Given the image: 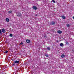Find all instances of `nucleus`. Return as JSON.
<instances>
[{
  "instance_id": "obj_1",
  "label": "nucleus",
  "mask_w": 74,
  "mask_h": 74,
  "mask_svg": "<svg viewBox=\"0 0 74 74\" xmlns=\"http://www.w3.org/2000/svg\"><path fill=\"white\" fill-rule=\"evenodd\" d=\"M50 25H55V22L53 21H52L50 23Z\"/></svg>"
},
{
  "instance_id": "obj_10",
  "label": "nucleus",
  "mask_w": 74,
  "mask_h": 74,
  "mask_svg": "<svg viewBox=\"0 0 74 74\" xmlns=\"http://www.w3.org/2000/svg\"><path fill=\"white\" fill-rule=\"evenodd\" d=\"M60 47H63V46H64V45H63V43H61L60 44Z\"/></svg>"
},
{
  "instance_id": "obj_18",
  "label": "nucleus",
  "mask_w": 74,
  "mask_h": 74,
  "mask_svg": "<svg viewBox=\"0 0 74 74\" xmlns=\"http://www.w3.org/2000/svg\"><path fill=\"white\" fill-rule=\"evenodd\" d=\"M8 52V51H5L4 53H7Z\"/></svg>"
},
{
  "instance_id": "obj_13",
  "label": "nucleus",
  "mask_w": 74,
  "mask_h": 74,
  "mask_svg": "<svg viewBox=\"0 0 74 74\" xmlns=\"http://www.w3.org/2000/svg\"><path fill=\"white\" fill-rule=\"evenodd\" d=\"M45 56H46V57L47 58V57H48V54H45Z\"/></svg>"
},
{
  "instance_id": "obj_14",
  "label": "nucleus",
  "mask_w": 74,
  "mask_h": 74,
  "mask_svg": "<svg viewBox=\"0 0 74 74\" xmlns=\"http://www.w3.org/2000/svg\"><path fill=\"white\" fill-rule=\"evenodd\" d=\"M11 12H12V10L9 11L8 12V13L9 14H11Z\"/></svg>"
},
{
  "instance_id": "obj_22",
  "label": "nucleus",
  "mask_w": 74,
  "mask_h": 74,
  "mask_svg": "<svg viewBox=\"0 0 74 74\" xmlns=\"http://www.w3.org/2000/svg\"><path fill=\"white\" fill-rule=\"evenodd\" d=\"M12 65H13V66H15V64H13Z\"/></svg>"
},
{
  "instance_id": "obj_6",
  "label": "nucleus",
  "mask_w": 74,
  "mask_h": 74,
  "mask_svg": "<svg viewBox=\"0 0 74 74\" xmlns=\"http://www.w3.org/2000/svg\"><path fill=\"white\" fill-rule=\"evenodd\" d=\"M17 15L19 17V16H22V14H21V13H19Z\"/></svg>"
},
{
  "instance_id": "obj_23",
  "label": "nucleus",
  "mask_w": 74,
  "mask_h": 74,
  "mask_svg": "<svg viewBox=\"0 0 74 74\" xmlns=\"http://www.w3.org/2000/svg\"><path fill=\"white\" fill-rule=\"evenodd\" d=\"M59 42V41L58 40H56V42Z\"/></svg>"
},
{
  "instance_id": "obj_2",
  "label": "nucleus",
  "mask_w": 74,
  "mask_h": 74,
  "mask_svg": "<svg viewBox=\"0 0 74 74\" xmlns=\"http://www.w3.org/2000/svg\"><path fill=\"white\" fill-rule=\"evenodd\" d=\"M2 31L3 33H5V30L4 28H3L2 29Z\"/></svg>"
},
{
  "instance_id": "obj_5",
  "label": "nucleus",
  "mask_w": 74,
  "mask_h": 74,
  "mask_svg": "<svg viewBox=\"0 0 74 74\" xmlns=\"http://www.w3.org/2000/svg\"><path fill=\"white\" fill-rule=\"evenodd\" d=\"M57 33H59V34H61V33H62V32L60 30H58V31Z\"/></svg>"
},
{
  "instance_id": "obj_4",
  "label": "nucleus",
  "mask_w": 74,
  "mask_h": 74,
  "mask_svg": "<svg viewBox=\"0 0 74 74\" xmlns=\"http://www.w3.org/2000/svg\"><path fill=\"white\" fill-rule=\"evenodd\" d=\"M33 8V9H34V10H37V7H36V6H34L33 7H32Z\"/></svg>"
},
{
  "instance_id": "obj_24",
  "label": "nucleus",
  "mask_w": 74,
  "mask_h": 74,
  "mask_svg": "<svg viewBox=\"0 0 74 74\" xmlns=\"http://www.w3.org/2000/svg\"><path fill=\"white\" fill-rule=\"evenodd\" d=\"M66 44H69V42H66Z\"/></svg>"
},
{
  "instance_id": "obj_15",
  "label": "nucleus",
  "mask_w": 74,
  "mask_h": 74,
  "mask_svg": "<svg viewBox=\"0 0 74 74\" xmlns=\"http://www.w3.org/2000/svg\"><path fill=\"white\" fill-rule=\"evenodd\" d=\"M13 35L12 34H10V35L9 36L10 37H12Z\"/></svg>"
},
{
  "instance_id": "obj_20",
  "label": "nucleus",
  "mask_w": 74,
  "mask_h": 74,
  "mask_svg": "<svg viewBox=\"0 0 74 74\" xmlns=\"http://www.w3.org/2000/svg\"><path fill=\"white\" fill-rule=\"evenodd\" d=\"M20 45H22V44H23V43L22 42H21L20 43Z\"/></svg>"
},
{
  "instance_id": "obj_21",
  "label": "nucleus",
  "mask_w": 74,
  "mask_h": 74,
  "mask_svg": "<svg viewBox=\"0 0 74 74\" xmlns=\"http://www.w3.org/2000/svg\"><path fill=\"white\" fill-rule=\"evenodd\" d=\"M44 37H45L46 38H47V36L46 35H45Z\"/></svg>"
},
{
  "instance_id": "obj_19",
  "label": "nucleus",
  "mask_w": 74,
  "mask_h": 74,
  "mask_svg": "<svg viewBox=\"0 0 74 74\" xmlns=\"http://www.w3.org/2000/svg\"><path fill=\"white\" fill-rule=\"evenodd\" d=\"M1 29H0V34H1Z\"/></svg>"
},
{
  "instance_id": "obj_8",
  "label": "nucleus",
  "mask_w": 74,
  "mask_h": 74,
  "mask_svg": "<svg viewBox=\"0 0 74 74\" xmlns=\"http://www.w3.org/2000/svg\"><path fill=\"white\" fill-rule=\"evenodd\" d=\"M61 17L62 19H66V17L64 16H61Z\"/></svg>"
},
{
  "instance_id": "obj_16",
  "label": "nucleus",
  "mask_w": 74,
  "mask_h": 74,
  "mask_svg": "<svg viewBox=\"0 0 74 74\" xmlns=\"http://www.w3.org/2000/svg\"><path fill=\"white\" fill-rule=\"evenodd\" d=\"M52 2H53V3H56V2H55V0H53L52 1Z\"/></svg>"
},
{
  "instance_id": "obj_11",
  "label": "nucleus",
  "mask_w": 74,
  "mask_h": 74,
  "mask_svg": "<svg viewBox=\"0 0 74 74\" xmlns=\"http://www.w3.org/2000/svg\"><path fill=\"white\" fill-rule=\"evenodd\" d=\"M5 20L7 22H9V21H10V20L8 18H6Z\"/></svg>"
},
{
  "instance_id": "obj_9",
  "label": "nucleus",
  "mask_w": 74,
  "mask_h": 74,
  "mask_svg": "<svg viewBox=\"0 0 74 74\" xmlns=\"http://www.w3.org/2000/svg\"><path fill=\"white\" fill-rule=\"evenodd\" d=\"M47 49L48 51H51V49L49 47H47Z\"/></svg>"
},
{
  "instance_id": "obj_17",
  "label": "nucleus",
  "mask_w": 74,
  "mask_h": 74,
  "mask_svg": "<svg viewBox=\"0 0 74 74\" xmlns=\"http://www.w3.org/2000/svg\"><path fill=\"white\" fill-rule=\"evenodd\" d=\"M67 27H69V26H70V25H69V24H67Z\"/></svg>"
},
{
  "instance_id": "obj_25",
  "label": "nucleus",
  "mask_w": 74,
  "mask_h": 74,
  "mask_svg": "<svg viewBox=\"0 0 74 74\" xmlns=\"http://www.w3.org/2000/svg\"><path fill=\"white\" fill-rule=\"evenodd\" d=\"M36 16H37V15L36 14Z\"/></svg>"
},
{
  "instance_id": "obj_12",
  "label": "nucleus",
  "mask_w": 74,
  "mask_h": 74,
  "mask_svg": "<svg viewBox=\"0 0 74 74\" xmlns=\"http://www.w3.org/2000/svg\"><path fill=\"white\" fill-rule=\"evenodd\" d=\"M64 56H64V55L62 54L61 55V57L62 58H64Z\"/></svg>"
},
{
  "instance_id": "obj_7",
  "label": "nucleus",
  "mask_w": 74,
  "mask_h": 74,
  "mask_svg": "<svg viewBox=\"0 0 74 74\" xmlns=\"http://www.w3.org/2000/svg\"><path fill=\"white\" fill-rule=\"evenodd\" d=\"M14 63H19V61L16 60L14 62Z\"/></svg>"
},
{
  "instance_id": "obj_3",
  "label": "nucleus",
  "mask_w": 74,
  "mask_h": 74,
  "mask_svg": "<svg viewBox=\"0 0 74 74\" xmlns=\"http://www.w3.org/2000/svg\"><path fill=\"white\" fill-rule=\"evenodd\" d=\"M26 42H27V43H28V44H29V43L30 42V41L29 40L27 39L26 40Z\"/></svg>"
}]
</instances>
